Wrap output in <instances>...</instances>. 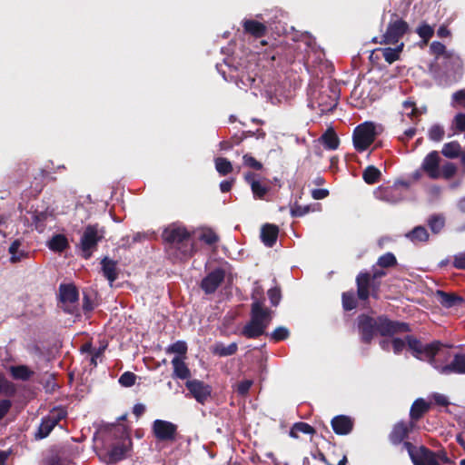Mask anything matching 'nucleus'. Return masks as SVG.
<instances>
[{
    "instance_id": "f257e3e1",
    "label": "nucleus",
    "mask_w": 465,
    "mask_h": 465,
    "mask_svg": "<svg viewBox=\"0 0 465 465\" xmlns=\"http://www.w3.org/2000/svg\"><path fill=\"white\" fill-rule=\"evenodd\" d=\"M162 237L166 243V252L175 260H187L194 253L191 233L185 227L170 225L163 230Z\"/></svg>"
},
{
    "instance_id": "f03ea898",
    "label": "nucleus",
    "mask_w": 465,
    "mask_h": 465,
    "mask_svg": "<svg viewBox=\"0 0 465 465\" xmlns=\"http://www.w3.org/2000/svg\"><path fill=\"white\" fill-rule=\"evenodd\" d=\"M405 340L415 358L422 360L423 355L433 367L439 366L436 363L435 356L442 346L440 341H434L429 344L423 345L422 342L413 335H407Z\"/></svg>"
},
{
    "instance_id": "7ed1b4c3",
    "label": "nucleus",
    "mask_w": 465,
    "mask_h": 465,
    "mask_svg": "<svg viewBox=\"0 0 465 465\" xmlns=\"http://www.w3.org/2000/svg\"><path fill=\"white\" fill-rule=\"evenodd\" d=\"M409 29V24L400 17L397 13H392L386 32L381 35V40L378 42L376 38H373L372 42L381 45H396Z\"/></svg>"
},
{
    "instance_id": "20e7f679",
    "label": "nucleus",
    "mask_w": 465,
    "mask_h": 465,
    "mask_svg": "<svg viewBox=\"0 0 465 465\" xmlns=\"http://www.w3.org/2000/svg\"><path fill=\"white\" fill-rule=\"evenodd\" d=\"M104 231L99 229L98 224H88L80 239V250L82 257L85 260L90 259L97 249L98 243L104 238Z\"/></svg>"
},
{
    "instance_id": "39448f33",
    "label": "nucleus",
    "mask_w": 465,
    "mask_h": 465,
    "mask_svg": "<svg viewBox=\"0 0 465 465\" xmlns=\"http://www.w3.org/2000/svg\"><path fill=\"white\" fill-rule=\"evenodd\" d=\"M355 283L359 301L366 302L370 297L379 299L381 282H375L370 276V272H360L355 278Z\"/></svg>"
},
{
    "instance_id": "423d86ee",
    "label": "nucleus",
    "mask_w": 465,
    "mask_h": 465,
    "mask_svg": "<svg viewBox=\"0 0 465 465\" xmlns=\"http://www.w3.org/2000/svg\"><path fill=\"white\" fill-rule=\"evenodd\" d=\"M79 292L74 283H61L58 288V301L63 311L71 315L80 316L78 308Z\"/></svg>"
},
{
    "instance_id": "0eeeda50",
    "label": "nucleus",
    "mask_w": 465,
    "mask_h": 465,
    "mask_svg": "<svg viewBox=\"0 0 465 465\" xmlns=\"http://www.w3.org/2000/svg\"><path fill=\"white\" fill-rule=\"evenodd\" d=\"M404 447L414 465H429L427 458L425 459V457L430 455L427 453L428 451L432 454V458L437 465H440V460L443 463L450 462V459L444 450L434 452L425 446L417 448L411 442H405Z\"/></svg>"
},
{
    "instance_id": "6e6552de",
    "label": "nucleus",
    "mask_w": 465,
    "mask_h": 465,
    "mask_svg": "<svg viewBox=\"0 0 465 465\" xmlns=\"http://www.w3.org/2000/svg\"><path fill=\"white\" fill-rule=\"evenodd\" d=\"M375 138V125L371 122L361 124L353 131V145L360 153L366 151L374 142Z\"/></svg>"
},
{
    "instance_id": "1a4fd4ad",
    "label": "nucleus",
    "mask_w": 465,
    "mask_h": 465,
    "mask_svg": "<svg viewBox=\"0 0 465 465\" xmlns=\"http://www.w3.org/2000/svg\"><path fill=\"white\" fill-rule=\"evenodd\" d=\"M409 187L410 183L408 181L399 180L391 186L379 187L375 194L376 197L382 202L396 204L401 202L405 197L402 188L407 190Z\"/></svg>"
},
{
    "instance_id": "9d476101",
    "label": "nucleus",
    "mask_w": 465,
    "mask_h": 465,
    "mask_svg": "<svg viewBox=\"0 0 465 465\" xmlns=\"http://www.w3.org/2000/svg\"><path fill=\"white\" fill-rule=\"evenodd\" d=\"M67 416V411L63 408H54L50 411L48 415L45 416L41 420V423L35 434V438L36 440H43L46 438L54 428L58 425V423L65 419Z\"/></svg>"
},
{
    "instance_id": "9b49d317",
    "label": "nucleus",
    "mask_w": 465,
    "mask_h": 465,
    "mask_svg": "<svg viewBox=\"0 0 465 465\" xmlns=\"http://www.w3.org/2000/svg\"><path fill=\"white\" fill-rule=\"evenodd\" d=\"M410 324L403 322L392 321L387 315L378 316V333L381 336H393L399 333L410 332Z\"/></svg>"
},
{
    "instance_id": "f8f14e48",
    "label": "nucleus",
    "mask_w": 465,
    "mask_h": 465,
    "mask_svg": "<svg viewBox=\"0 0 465 465\" xmlns=\"http://www.w3.org/2000/svg\"><path fill=\"white\" fill-rule=\"evenodd\" d=\"M357 324L361 341L365 344H371L374 335L378 333V317L373 318L361 313L357 317Z\"/></svg>"
},
{
    "instance_id": "ddd939ff",
    "label": "nucleus",
    "mask_w": 465,
    "mask_h": 465,
    "mask_svg": "<svg viewBox=\"0 0 465 465\" xmlns=\"http://www.w3.org/2000/svg\"><path fill=\"white\" fill-rule=\"evenodd\" d=\"M185 387L189 391L186 397L193 398L200 404H204L211 398L212 386L201 380H188L185 382Z\"/></svg>"
},
{
    "instance_id": "4468645a",
    "label": "nucleus",
    "mask_w": 465,
    "mask_h": 465,
    "mask_svg": "<svg viewBox=\"0 0 465 465\" xmlns=\"http://www.w3.org/2000/svg\"><path fill=\"white\" fill-rule=\"evenodd\" d=\"M152 431L158 441L173 442L176 440L177 426L171 421L155 420Z\"/></svg>"
},
{
    "instance_id": "2eb2a0df",
    "label": "nucleus",
    "mask_w": 465,
    "mask_h": 465,
    "mask_svg": "<svg viewBox=\"0 0 465 465\" xmlns=\"http://www.w3.org/2000/svg\"><path fill=\"white\" fill-rule=\"evenodd\" d=\"M416 424L413 421H404L401 420L395 423L388 436L390 442L398 446L402 443L403 448L405 442H408L406 439L409 437V434L414 430Z\"/></svg>"
},
{
    "instance_id": "dca6fc26",
    "label": "nucleus",
    "mask_w": 465,
    "mask_h": 465,
    "mask_svg": "<svg viewBox=\"0 0 465 465\" xmlns=\"http://www.w3.org/2000/svg\"><path fill=\"white\" fill-rule=\"evenodd\" d=\"M225 278V271L223 268H216L207 273L200 282V287L205 294L214 293Z\"/></svg>"
},
{
    "instance_id": "f3484780",
    "label": "nucleus",
    "mask_w": 465,
    "mask_h": 465,
    "mask_svg": "<svg viewBox=\"0 0 465 465\" xmlns=\"http://www.w3.org/2000/svg\"><path fill=\"white\" fill-rule=\"evenodd\" d=\"M29 169L27 162L18 163L5 178L9 189L16 188L27 182L29 179Z\"/></svg>"
},
{
    "instance_id": "a211bd4d",
    "label": "nucleus",
    "mask_w": 465,
    "mask_h": 465,
    "mask_svg": "<svg viewBox=\"0 0 465 465\" xmlns=\"http://www.w3.org/2000/svg\"><path fill=\"white\" fill-rule=\"evenodd\" d=\"M16 389L13 382L8 381L3 373L0 372V394L12 397L15 394ZM12 408V401L9 399L0 400V420H3Z\"/></svg>"
},
{
    "instance_id": "6ab92c4d",
    "label": "nucleus",
    "mask_w": 465,
    "mask_h": 465,
    "mask_svg": "<svg viewBox=\"0 0 465 465\" xmlns=\"http://www.w3.org/2000/svg\"><path fill=\"white\" fill-rule=\"evenodd\" d=\"M440 374H465V353H456L452 361L443 366H434Z\"/></svg>"
},
{
    "instance_id": "aec40b11",
    "label": "nucleus",
    "mask_w": 465,
    "mask_h": 465,
    "mask_svg": "<svg viewBox=\"0 0 465 465\" xmlns=\"http://www.w3.org/2000/svg\"><path fill=\"white\" fill-rule=\"evenodd\" d=\"M272 313L273 312L266 308L264 304L261 305L258 302L251 304L250 320L259 324H265L266 328H268L272 320Z\"/></svg>"
},
{
    "instance_id": "412c9836",
    "label": "nucleus",
    "mask_w": 465,
    "mask_h": 465,
    "mask_svg": "<svg viewBox=\"0 0 465 465\" xmlns=\"http://www.w3.org/2000/svg\"><path fill=\"white\" fill-rule=\"evenodd\" d=\"M123 434L124 437L120 441L114 443L107 452L110 463H117L125 458L128 450L127 441L131 443V440L125 432H123Z\"/></svg>"
},
{
    "instance_id": "4be33fe9",
    "label": "nucleus",
    "mask_w": 465,
    "mask_h": 465,
    "mask_svg": "<svg viewBox=\"0 0 465 465\" xmlns=\"http://www.w3.org/2000/svg\"><path fill=\"white\" fill-rule=\"evenodd\" d=\"M421 167L431 179H438L440 173V156L437 151H432L424 158Z\"/></svg>"
},
{
    "instance_id": "5701e85b",
    "label": "nucleus",
    "mask_w": 465,
    "mask_h": 465,
    "mask_svg": "<svg viewBox=\"0 0 465 465\" xmlns=\"http://www.w3.org/2000/svg\"><path fill=\"white\" fill-rule=\"evenodd\" d=\"M331 425L337 435H348L353 429L354 421L350 416L337 415L331 419Z\"/></svg>"
},
{
    "instance_id": "b1692460",
    "label": "nucleus",
    "mask_w": 465,
    "mask_h": 465,
    "mask_svg": "<svg viewBox=\"0 0 465 465\" xmlns=\"http://www.w3.org/2000/svg\"><path fill=\"white\" fill-rule=\"evenodd\" d=\"M243 32L254 38H262L267 34V26L253 19H244L242 22Z\"/></svg>"
},
{
    "instance_id": "393cba45",
    "label": "nucleus",
    "mask_w": 465,
    "mask_h": 465,
    "mask_svg": "<svg viewBox=\"0 0 465 465\" xmlns=\"http://www.w3.org/2000/svg\"><path fill=\"white\" fill-rule=\"evenodd\" d=\"M279 227L272 223H265L261 228V240L267 247H272L277 242Z\"/></svg>"
},
{
    "instance_id": "a878e982",
    "label": "nucleus",
    "mask_w": 465,
    "mask_h": 465,
    "mask_svg": "<svg viewBox=\"0 0 465 465\" xmlns=\"http://www.w3.org/2000/svg\"><path fill=\"white\" fill-rule=\"evenodd\" d=\"M265 324H259L250 320L242 329L241 335L247 339H256L262 335H268Z\"/></svg>"
},
{
    "instance_id": "bb28decb",
    "label": "nucleus",
    "mask_w": 465,
    "mask_h": 465,
    "mask_svg": "<svg viewBox=\"0 0 465 465\" xmlns=\"http://www.w3.org/2000/svg\"><path fill=\"white\" fill-rule=\"evenodd\" d=\"M185 358H181L179 356L174 357L172 360V365H173V379H180V380H190L191 378V371L187 364L184 361Z\"/></svg>"
},
{
    "instance_id": "cd10ccee",
    "label": "nucleus",
    "mask_w": 465,
    "mask_h": 465,
    "mask_svg": "<svg viewBox=\"0 0 465 465\" xmlns=\"http://www.w3.org/2000/svg\"><path fill=\"white\" fill-rule=\"evenodd\" d=\"M430 410V403L420 398L413 401L410 410L411 420L409 421H416L420 420L423 415Z\"/></svg>"
},
{
    "instance_id": "c85d7f7f",
    "label": "nucleus",
    "mask_w": 465,
    "mask_h": 465,
    "mask_svg": "<svg viewBox=\"0 0 465 465\" xmlns=\"http://www.w3.org/2000/svg\"><path fill=\"white\" fill-rule=\"evenodd\" d=\"M436 295L440 303L445 308H452L463 302V299L460 296L452 292L439 290Z\"/></svg>"
},
{
    "instance_id": "c756f323",
    "label": "nucleus",
    "mask_w": 465,
    "mask_h": 465,
    "mask_svg": "<svg viewBox=\"0 0 465 465\" xmlns=\"http://www.w3.org/2000/svg\"><path fill=\"white\" fill-rule=\"evenodd\" d=\"M104 276L113 283L118 278L117 262L114 260L104 257L101 261Z\"/></svg>"
},
{
    "instance_id": "7c9ffc66",
    "label": "nucleus",
    "mask_w": 465,
    "mask_h": 465,
    "mask_svg": "<svg viewBox=\"0 0 465 465\" xmlns=\"http://www.w3.org/2000/svg\"><path fill=\"white\" fill-rule=\"evenodd\" d=\"M45 313V302L38 297L25 305V314L30 317H42Z\"/></svg>"
},
{
    "instance_id": "2f4dec72",
    "label": "nucleus",
    "mask_w": 465,
    "mask_h": 465,
    "mask_svg": "<svg viewBox=\"0 0 465 465\" xmlns=\"http://www.w3.org/2000/svg\"><path fill=\"white\" fill-rule=\"evenodd\" d=\"M320 140L324 147L329 150H336L340 144L339 137L332 128L327 129Z\"/></svg>"
},
{
    "instance_id": "473e14b6",
    "label": "nucleus",
    "mask_w": 465,
    "mask_h": 465,
    "mask_svg": "<svg viewBox=\"0 0 465 465\" xmlns=\"http://www.w3.org/2000/svg\"><path fill=\"white\" fill-rule=\"evenodd\" d=\"M429 236L427 229L422 225L414 227L406 234V237L414 243L425 242L429 240Z\"/></svg>"
},
{
    "instance_id": "72a5a7b5",
    "label": "nucleus",
    "mask_w": 465,
    "mask_h": 465,
    "mask_svg": "<svg viewBox=\"0 0 465 465\" xmlns=\"http://www.w3.org/2000/svg\"><path fill=\"white\" fill-rule=\"evenodd\" d=\"M358 301L357 292L355 293L353 290L341 293V304L343 310L346 312L356 309L358 307Z\"/></svg>"
},
{
    "instance_id": "f704fd0d",
    "label": "nucleus",
    "mask_w": 465,
    "mask_h": 465,
    "mask_svg": "<svg viewBox=\"0 0 465 465\" xmlns=\"http://www.w3.org/2000/svg\"><path fill=\"white\" fill-rule=\"evenodd\" d=\"M427 224L432 233L438 234L445 226V217L441 213L431 214L427 220Z\"/></svg>"
},
{
    "instance_id": "c9c22d12",
    "label": "nucleus",
    "mask_w": 465,
    "mask_h": 465,
    "mask_svg": "<svg viewBox=\"0 0 465 465\" xmlns=\"http://www.w3.org/2000/svg\"><path fill=\"white\" fill-rule=\"evenodd\" d=\"M10 373L15 380L28 381L33 376L32 371L26 365H17L10 367Z\"/></svg>"
},
{
    "instance_id": "e433bc0d",
    "label": "nucleus",
    "mask_w": 465,
    "mask_h": 465,
    "mask_svg": "<svg viewBox=\"0 0 465 465\" xmlns=\"http://www.w3.org/2000/svg\"><path fill=\"white\" fill-rule=\"evenodd\" d=\"M300 433L312 435L315 433V429L306 422L299 421L291 428L290 436L298 439Z\"/></svg>"
},
{
    "instance_id": "4c0bfd02",
    "label": "nucleus",
    "mask_w": 465,
    "mask_h": 465,
    "mask_svg": "<svg viewBox=\"0 0 465 465\" xmlns=\"http://www.w3.org/2000/svg\"><path fill=\"white\" fill-rule=\"evenodd\" d=\"M381 176V171L374 165L367 166L362 173V179L367 184H374Z\"/></svg>"
},
{
    "instance_id": "58836bf2",
    "label": "nucleus",
    "mask_w": 465,
    "mask_h": 465,
    "mask_svg": "<svg viewBox=\"0 0 465 465\" xmlns=\"http://www.w3.org/2000/svg\"><path fill=\"white\" fill-rule=\"evenodd\" d=\"M238 345L236 342L225 346L223 343H218L214 346L213 352L220 357L231 356L236 353Z\"/></svg>"
},
{
    "instance_id": "ea45409f",
    "label": "nucleus",
    "mask_w": 465,
    "mask_h": 465,
    "mask_svg": "<svg viewBox=\"0 0 465 465\" xmlns=\"http://www.w3.org/2000/svg\"><path fill=\"white\" fill-rule=\"evenodd\" d=\"M69 246L66 237L63 234L54 235L50 242L49 248L52 251L62 252Z\"/></svg>"
},
{
    "instance_id": "a19ab883",
    "label": "nucleus",
    "mask_w": 465,
    "mask_h": 465,
    "mask_svg": "<svg viewBox=\"0 0 465 465\" xmlns=\"http://www.w3.org/2000/svg\"><path fill=\"white\" fill-rule=\"evenodd\" d=\"M442 154L448 158H456L460 155V145L458 142H450L443 145L441 150Z\"/></svg>"
},
{
    "instance_id": "79ce46f5",
    "label": "nucleus",
    "mask_w": 465,
    "mask_h": 465,
    "mask_svg": "<svg viewBox=\"0 0 465 465\" xmlns=\"http://www.w3.org/2000/svg\"><path fill=\"white\" fill-rule=\"evenodd\" d=\"M403 44L401 43L395 48L387 47L382 49V54L385 61L392 64L400 58V53L402 51Z\"/></svg>"
},
{
    "instance_id": "37998d69",
    "label": "nucleus",
    "mask_w": 465,
    "mask_h": 465,
    "mask_svg": "<svg viewBox=\"0 0 465 465\" xmlns=\"http://www.w3.org/2000/svg\"><path fill=\"white\" fill-rule=\"evenodd\" d=\"M215 168L223 176L231 173L233 170L232 163L223 157H218L215 159Z\"/></svg>"
},
{
    "instance_id": "c03bdc74",
    "label": "nucleus",
    "mask_w": 465,
    "mask_h": 465,
    "mask_svg": "<svg viewBox=\"0 0 465 465\" xmlns=\"http://www.w3.org/2000/svg\"><path fill=\"white\" fill-rule=\"evenodd\" d=\"M416 33L424 41V43L427 44L434 35V28L428 25L426 22H422L417 27Z\"/></svg>"
},
{
    "instance_id": "a18cd8bd",
    "label": "nucleus",
    "mask_w": 465,
    "mask_h": 465,
    "mask_svg": "<svg viewBox=\"0 0 465 465\" xmlns=\"http://www.w3.org/2000/svg\"><path fill=\"white\" fill-rule=\"evenodd\" d=\"M188 351L187 343L183 341H177L171 344L167 349V353H176L178 355L183 356V358H185V355Z\"/></svg>"
},
{
    "instance_id": "49530a36",
    "label": "nucleus",
    "mask_w": 465,
    "mask_h": 465,
    "mask_svg": "<svg viewBox=\"0 0 465 465\" xmlns=\"http://www.w3.org/2000/svg\"><path fill=\"white\" fill-rule=\"evenodd\" d=\"M402 107L405 111L410 110L406 113V115L411 120L417 119L421 114V112L416 106V103L411 98L402 103Z\"/></svg>"
},
{
    "instance_id": "de8ad7c7",
    "label": "nucleus",
    "mask_w": 465,
    "mask_h": 465,
    "mask_svg": "<svg viewBox=\"0 0 465 465\" xmlns=\"http://www.w3.org/2000/svg\"><path fill=\"white\" fill-rule=\"evenodd\" d=\"M450 129L452 130L453 134L465 132V114L459 113L454 116L451 122Z\"/></svg>"
},
{
    "instance_id": "09e8293b",
    "label": "nucleus",
    "mask_w": 465,
    "mask_h": 465,
    "mask_svg": "<svg viewBox=\"0 0 465 465\" xmlns=\"http://www.w3.org/2000/svg\"><path fill=\"white\" fill-rule=\"evenodd\" d=\"M397 264V259L392 252H386L380 256L377 261V265L381 268H391Z\"/></svg>"
},
{
    "instance_id": "8fccbe9b",
    "label": "nucleus",
    "mask_w": 465,
    "mask_h": 465,
    "mask_svg": "<svg viewBox=\"0 0 465 465\" xmlns=\"http://www.w3.org/2000/svg\"><path fill=\"white\" fill-rule=\"evenodd\" d=\"M267 336H269L274 342H279L287 340L290 336V331L286 327L279 326Z\"/></svg>"
},
{
    "instance_id": "3c124183",
    "label": "nucleus",
    "mask_w": 465,
    "mask_h": 465,
    "mask_svg": "<svg viewBox=\"0 0 465 465\" xmlns=\"http://www.w3.org/2000/svg\"><path fill=\"white\" fill-rule=\"evenodd\" d=\"M252 303L258 302L261 305L264 304L265 297L264 291L262 285L259 284L258 282H254V286L252 290L251 293Z\"/></svg>"
},
{
    "instance_id": "603ef678",
    "label": "nucleus",
    "mask_w": 465,
    "mask_h": 465,
    "mask_svg": "<svg viewBox=\"0 0 465 465\" xmlns=\"http://www.w3.org/2000/svg\"><path fill=\"white\" fill-rule=\"evenodd\" d=\"M251 189L255 199L262 200L268 193L270 187L262 185L260 182H252Z\"/></svg>"
},
{
    "instance_id": "864d4df0",
    "label": "nucleus",
    "mask_w": 465,
    "mask_h": 465,
    "mask_svg": "<svg viewBox=\"0 0 465 465\" xmlns=\"http://www.w3.org/2000/svg\"><path fill=\"white\" fill-rule=\"evenodd\" d=\"M21 242L19 240H15L11 243L9 247V253L11 254L12 262H19L25 256V252L19 250Z\"/></svg>"
},
{
    "instance_id": "5fc2aeb1",
    "label": "nucleus",
    "mask_w": 465,
    "mask_h": 465,
    "mask_svg": "<svg viewBox=\"0 0 465 465\" xmlns=\"http://www.w3.org/2000/svg\"><path fill=\"white\" fill-rule=\"evenodd\" d=\"M445 131L440 124H433L429 130V138L434 142H440L443 139Z\"/></svg>"
},
{
    "instance_id": "6e6d98bb",
    "label": "nucleus",
    "mask_w": 465,
    "mask_h": 465,
    "mask_svg": "<svg viewBox=\"0 0 465 465\" xmlns=\"http://www.w3.org/2000/svg\"><path fill=\"white\" fill-rule=\"evenodd\" d=\"M268 298L272 306H278L282 300V291L279 286L272 287L267 292Z\"/></svg>"
},
{
    "instance_id": "4d7b16f0",
    "label": "nucleus",
    "mask_w": 465,
    "mask_h": 465,
    "mask_svg": "<svg viewBox=\"0 0 465 465\" xmlns=\"http://www.w3.org/2000/svg\"><path fill=\"white\" fill-rule=\"evenodd\" d=\"M243 164L246 167H249L251 169H253L255 171H260L262 169L263 165L261 162L256 160L252 154L245 153L242 156Z\"/></svg>"
},
{
    "instance_id": "13d9d810",
    "label": "nucleus",
    "mask_w": 465,
    "mask_h": 465,
    "mask_svg": "<svg viewBox=\"0 0 465 465\" xmlns=\"http://www.w3.org/2000/svg\"><path fill=\"white\" fill-rule=\"evenodd\" d=\"M118 381L123 387H132L136 381V375L132 371H125L120 376Z\"/></svg>"
},
{
    "instance_id": "bf43d9fd",
    "label": "nucleus",
    "mask_w": 465,
    "mask_h": 465,
    "mask_svg": "<svg viewBox=\"0 0 465 465\" xmlns=\"http://www.w3.org/2000/svg\"><path fill=\"white\" fill-rule=\"evenodd\" d=\"M457 172V167L453 163H446L441 166V175L444 179L452 178Z\"/></svg>"
},
{
    "instance_id": "052dcab7",
    "label": "nucleus",
    "mask_w": 465,
    "mask_h": 465,
    "mask_svg": "<svg viewBox=\"0 0 465 465\" xmlns=\"http://www.w3.org/2000/svg\"><path fill=\"white\" fill-rule=\"evenodd\" d=\"M106 348H107V343L102 344L97 349L94 348L93 352L90 353L92 355L91 359H90V365L91 366H93V367H96L97 366V359L104 356V353Z\"/></svg>"
},
{
    "instance_id": "680f3d73",
    "label": "nucleus",
    "mask_w": 465,
    "mask_h": 465,
    "mask_svg": "<svg viewBox=\"0 0 465 465\" xmlns=\"http://www.w3.org/2000/svg\"><path fill=\"white\" fill-rule=\"evenodd\" d=\"M200 240L208 245H213L219 241V236L213 230H208L201 234Z\"/></svg>"
},
{
    "instance_id": "e2e57ef3",
    "label": "nucleus",
    "mask_w": 465,
    "mask_h": 465,
    "mask_svg": "<svg viewBox=\"0 0 465 465\" xmlns=\"http://www.w3.org/2000/svg\"><path fill=\"white\" fill-rule=\"evenodd\" d=\"M311 208L309 205H300L298 203H295L291 208V215L292 217H302L307 214L310 212Z\"/></svg>"
},
{
    "instance_id": "0e129e2a",
    "label": "nucleus",
    "mask_w": 465,
    "mask_h": 465,
    "mask_svg": "<svg viewBox=\"0 0 465 465\" xmlns=\"http://www.w3.org/2000/svg\"><path fill=\"white\" fill-rule=\"evenodd\" d=\"M252 385V381L243 380L237 384L236 391L239 395H246Z\"/></svg>"
},
{
    "instance_id": "69168bd1",
    "label": "nucleus",
    "mask_w": 465,
    "mask_h": 465,
    "mask_svg": "<svg viewBox=\"0 0 465 465\" xmlns=\"http://www.w3.org/2000/svg\"><path fill=\"white\" fill-rule=\"evenodd\" d=\"M430 49L431 53L437 57L443 55L446 52V46L438 41L432 42L430 44Z\"/></svg>"
},
{
    "instance_id": "338daca9",
    "label": "nucleus",
    "mask_w": 465,
    "mask_h": 465,
    "mask_svg": "<svg viewBox=\"0 0 465 465\" xmlns=\"http://www.w3.org/2000/svg\"><path fill=\"white\" fill-rule=\"evenodd\" d=\"M406 344H407L406 340H402L401 338H393L391 340V346H392L393 352L395 354L401 353V351L405 348Z\"/></svg>"
},
{
    "instance_id": "774afa93",
    "label": "nucleus",
    "mask_w": 465,
    "mask_h": 465,
    "mask_svg": "<svg viewBox=\"0 0 465 465\" xmlns=\"http://www.w3.org/2000/svg\"><path fill=\"white\" fill-rule=\"evenodd\" d=\"M453 266L459 270H465V252L454 255Z\"/></svg>"
}]
</instances>
